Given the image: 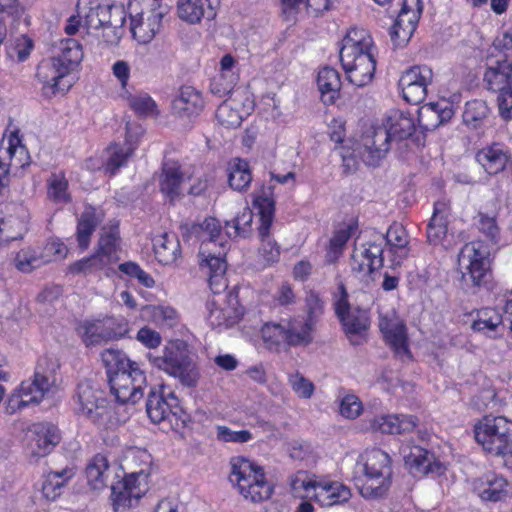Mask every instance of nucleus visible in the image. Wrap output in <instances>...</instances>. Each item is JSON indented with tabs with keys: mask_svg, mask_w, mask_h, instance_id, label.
I'll return each instance as SVG.
<instances>
[{
	"mask_svg": "<svg viewBox=\"0 0 512 512\" xmlns=\"http://www.w3.org/2000/svg\"><path fill=\"white\" fill-rule=\"evenodd\" d=\"M7 154L10 158V163L6 164L0 160V189L9 184V167L25 168L30 164V157L27 148L21 144L18 136V131L11 134L9 138V146Z\"/></svg>",
	"mask_w": 512,
	"mask_h": 512,
	"instance_id": "30",
	"label": "nucleus"
},
{
	"mask_svg": "<svg viewBox=\"0 0 512 512\" xmlns=\"http://www.w3.org/2000/svg\"><path fill=\"white\" fill-rule=\"evenodd\" d=\"M146 412L153 423H160L170 418L168 410V392L164 387L159 390L151 388L146 401Z\"/></svg>",
	"mask_w": 512,
	"mask_h": 512,
	"instance_id": "35",
	"label": "nucleus"
},
{
	"mask_svg": "<svg viewBox=\"0 0 512 512\" xmlns=\"http://www.w3.org/2000/svg\"><path fill=\"white\" fill-rule=\"evenodd\" d=\"M274 188L275 186L272 184L263 185L258 192L254 193L253 199V206L260 217L258 235L261 245L258 254L264 261L265 266L278 262L281 253L280 246L270 235L275 216Z\"/></svg>",
	"mask_w": 512,
	"mask_h": 512,
	"instance_id": "7",
	"label": "nucleus"
},
{
	"mask_svg": "<svg viewBox=\"0 0 512 512\" xmlns=\"http://www.w3.org/2000/svg\"><path fill=\"white\" fill-rule=\"evenodd\" d=\"M405 465L414 476L435 474L441 476L445 473V465L439 461L435 454L422 446H412L404 456Z\"/></svg>",
	"mask_w": 512,
	"mask_h": 512,
	"instance_id": "20",
	"label": "nucleus"
},
{
	"mask_svg": "<svg viewBox=\"0 0 512 512\" xmlns=\"http://www.w3.org/2000/svg\"><path fill=\"white\" fill-rule=\"evenodd\" d=\"M49 199L57 204H68L72 197L68 192L69 183L63 172L52 173L47 180Z\"/></svg>",
	"mask_w": 512,
	"mask_h": 512,
	"instance_id": "48",
	"label": "nucleus"
},
{
	"mask_svg": "<svg viewBox=\"0 0 512 512\" xmlns=\"http://www.w3.org/2000/svg\"><path fill=\"white\" fill-rule=\"evenodd\" d=\"M106 368L111 394L119 404H135L144 396L146 375L137 362L118 349H106L101 354Z\"/></svg>",
	"mask_w": 512,
	"mask_h": 512,
	"instance_id": "1",
	"label": "nucleus"
},
{
	"mask_svg": "<svg viewBox=\"0 0 512 512\" xmlns=\"http://www.w3.org/2000/svg\"><path fill=\"white\" fill-rule=\"evenodd\" d=\"M24 7L20 5L18 0H0V15L2 22L11 19V25L16 28L24 15Z\"/></svg>",
	"mask_w": 512,
	"mask_h": 512,
	"instance_id": "57",
	"label": "nucleus"
},
{
	"mask_svg": "<svg viewBox=\"0 0 512 512\" xmlns=\"http://www.w3.org/2000/svg\"><path fill=\"white\" fill-rule=\"evenodd\" d=\"M230 465V482L246 500L261 503L271 498L274 486L267 481L262 466L242 456L231 458Z\"/></svg>",
	"mask_w": 512,
	"mask_h": 512,
	"instance_id": "5",
	"label": "nucleus"
},
{
	"mask_svg": "<svg viewBox=\"0 0 512 512\" xmlns=\"http://www.w3.org/2000/svg\"><path fill=\"white\" fill-rule=\"evenodd\" d=\"M31 454L35 457H44L49 454L60 442L58 428L51 423H36L31 429Z\"/></svg>",
	"mask_w": 512,
	"mask_h": 512,
	"instance_id": "22",
	"label": "nucleus"
},
{
	"mask_svg": "<svg viewBox=\"0 0 512 512\" xmlns=\"http://www.w3.org/2000/svg\"><path fill=\"white\" fill-rule=\"evenodd\" d=\"M316 328L301 317H289L280 322H267L261 328L265 343L270 346L306 347L313 343Z\"/></svg>",
	"mask_w": 512,
	"mask_h": 512,
	"instance_id": "8",
	"label": "nucleus"
},
{
	"mask_svg": "<svg viewBox=\"0 0 512 512\" xmlns=\"http://www.w3.org/2000/svg\"><path fill=\"white\" fill-rule=\"evenodd\" d=\"M177 13L181 20L196 24L202 18L212 20L216 16V10L211 0H178Z\"/></svg>",
	"mask_w": 512,
	"mask_h": 512,
	"instance_id": "31",
	"label": "nucleus"
},
{
	"mask_svg": "<svg viewBox=\"0 0 512 512\" xmlns=\"http://www.w3.org/2000/svg\"><path fill=\"white\" fill-rule=\"evenodd\" d=\"M118 269L121 273L137 279L144 287L152 288L155 285L153 277L149 273L145 272L136 262L127 261L121 263L118 266Z\"/></svg>",
	"mask_w": 512,
	"mask_h": 512,
	"instance_id": "58",
	"label": "nucleus"
},
{
	"mask_svg": "<svg viewBox=\"0 0 512 512\" xmlns=\"http://www.w3.org/2000/svg\"><path fill=\"white\" fill-rule=\"evenodd\" d=\"M317 85L324 103L333 104L340 96L341 80L337 70L322 68L317 77Z\"/></svg>",
	"mask_w": 512,
	"mask_h": 512,
	"instance_id": "33",
	"label": "nucleus"
},
{
	"mask_svg": "<svg viewBox=\"0 0 512 512\" xmlns=\"http://www.w3.org/2000/svg\"><path fill=\"white\" fill-rule=\"evenodd\" d=\"M341 322L344 332L353 345L359 344L354 341V336H361L369 327V317L366 310L359 307L353 308L352 311L345 313L338 318Z\"/></svg>",
	"mask_w": 512,
	"mask_h": 512,
	"instance_id": "34",
	"label": "nucleus"
},
{
	"mask_svg": "<svg viewBox=\"0 0 512 512\" xmlns=\"http://www.w3.org/2000/svg\"><path fill=\"white\" fill-rule=\"evenodd\" d=\"M109 157L103 168L106 173L115 175L116 172L127 164L128 158L132 155L133 150L128 146L113 144L108 147Z\"/></svg>",
	"mask_w": 512,
	"mask_h": 512,
	"instance_id": "50",
	"label": "nucleus"
},
{
	"mask_svg": "<svg viewBox=\"0 0 512 512\" xmlns=\"http://www.w3.org/2000/svg\"><path fill=\"white\" fill-rule=\"evenodd\" d=\"M391 140L402 141L408 139L415 132L414 119L401 111H394L387 119L385 126Z\"/></svg>",
	"mask_w": 512,
	"mask_h": 512,
	"instance_id": "36",
	"label": "nucleus"
},
{
	"mask_svg": "<svg viewBox=\"0 0 512 512\" xmlns=\"http://www.w3.org/2000/svg\"><path fill=\"white\" fill-rule=\"evenodd\" d=\"M384 238L382 233L372 231L370 239L360 248L355 247L351 255V269L361 273L372 274L383 267Z\"/></svg>",
	"mask_w": 512,
	"mask_h": 512,
	"instance_id": "13",
	"label": "nucleus"
},
{
	"mask_svg": "<svg viewBox=\"0 0 512 512\" xmlns=\"http://www.w3.org/2000/svg\"><path fill=\"white\" fill-rule=\"evenodd\" d=\"M129 106L139 116L159 115L156 102L148 94L129 97Z\"/></svg>",
	"mask_w": 512,
	"mask_h": 512,
	"instance_id": "56",
	"label": "nucleus"
},
{
	"mask_svg": "<svg viewBox=\"0 0 512 512\" xmlns=\"http://www.w3.org/2000/svg\"><path fill=\"white\" fill-rule=\"evenodd\" d=\"M502 322V316L495 309L483 308L477 311L476 319L472 322L471 328L475 332L488 335L495 332Z\"/></svg>",
	"mask_w": 512,
	"mask_h": 512,
	"instance_id": "49",
	"label": "nucleus"
},
{
	"mask_svg": "<svg viewBox=\"0 0 512 512\" xmlns=\"http://www.w3.org/2000/svg\"><path fill=\"white\" fill-rule=\"evenodd\" d=\"M253 213L248 207L243 208L232 220L225 221L226 234L229 238H247L252 231Z\"/></svg>",
	"mask_w": 512,
	"mask_h": 512,
	"instance_id": "45",
	"label": "nucleus"
},
{
	"mask_svg": "<svg viewBox=\"0 0 512 512\" xmlns=\"http://www.w3.org/2000/svg\"><path fill=\"white\" fill-rule=\"evenodd\" d=\"M365 475H378L390 479L392 476L391 457L381 449H372L366 453Z\"/></svg>",
	"mask_w": 512,
	"mask_h": 512,
	"instance_id": "37",
	"label": "nucleus"
},
{
	"mask_svg": "<svg viewBox=\"0 0 512 512\" xmlns=\"http://www.w3.org/2000/svg\"><path fill=\"white\" fill-rule=\"evenodd\" d=\"M78 331L86 346L108 341L111 336V334L107 333L106 320L85 321L79 325Z\"/></svg>",
	"mask_w": 512,
	"mask_h": 512,
	"instance_id": "47",
	"label": "nucleus"
},
{
	"mask_svg": "<svg viewBox=\"0 0 512 512\" xmlns=\"http://www.w3.org/2000/svg\"><path fill=\"white\" fill-rule=\"evenodd\" d=\"M121 237L119 224L116 222L109 227H103L97 242L95 254L107 266L119 260Z\"/></svg>",
	"mask_w": 512,
	"mask_h": 512,
	"instance_id": "28",
	"label": "nucleus"
},
{
	"mask_svg": "<svg viewBox=\"0 0 512 512\" xmlns=\"http://www.w3.org/2000/svg\"><path fill=\"white\" fill-rule=\"evenodd\" d=\"M380 329L388 344L395 349L396 352L409 353L407 343V329L404 323H380Z\"/></svg>",
	"mask_w": 512,
	"mask_h": 512,
	"instance_id": "44",
	"label": "nucleus"
},
{
	"mask_svg": "<svg viewBox=\"0 0 512 512\" xmlns=\"http://www.w3.org/2000/svg\"><path fill=\"white\" fill-rule=\"evenodd\" d=\"M510 159L509 150L499 143L484 147L476 154L477 162L489 175L504 171Z\"/></svg>",
	"mask_w": 512,
	"mask_h": 512,
	"instance_id": "29",
	"label": "nucleus"
},
{
	"mask_svg": "<svg viewBox=\"0 0 512 512\" xmlns=\"http://www.w3.org/2000/svg\"><path fill=\"white\" fill-rule=\"evenodd\" d=\"M291 486L293 490L302 488L307 493V497L314 499L322 507L346 503L352 496L350 488L337 481L318 482L297 476Z\"/></svg>",
	"mask_w": 512,
	"mask_h": 512,
	"instance_id": "12",
	"label": "nucleus"
},
{
	"mask_svg": "<svg viewBox=\"0 0 512 512\" xmlns=\"http://www.w3.org/2000/svg\"><path fill=\"white\" fill-rule=\"evenodd\" d=\"M490 114L487 103L481 99L466 102L463 112V122L470 129L482 127Z\"/></svg>",
	"mask_w": 512,
	"mask_h": 512,
	"instance_id": "41",
	"label": "nucleus"
},
{
	"mask_svg": "<svg viewBox=\"0 0 512 512\" xmlns=\"http://www.w3.org/2000/svg\"><path fill=\"white\" fill-rule=\"evenodd\" d=\"M384 246L389 245L391 248H405L408 244V235L405 229L398 224L391 225L385 234Z\"/></svg>",
	"mask_w": 512,
	"mask_h": 512,
	"instance_id": "61",
	"label": "nucleus"
},
{
	"mask_svg": "<svg viewBox=\"0 0 512 512\" xmlns=\"http://www.w3.org/2000/svg\"><path fill=\"white\" fill-rule=\"evenodd\" d=\"M485 66L483 83L487 90L499 94L512 88V62L507 60L505 54L499 58H495L493 53L489 54Z\"/></svg>",
	"mask_w": 512,
	"mask_h": 512,
	"instance_id": "16",
	"label": "nucleus"
},
{
	"mask_svg": "<svg viewBox=\"0 0 512 512\" xmlns=\"http://www.w3.org/2000/svg\"><path fill=\"white\" fill-rule=\"evenodd\" d=\"M419 419L408 414H389L374 417L370 421V429L382 434L411 433L418 426Z\"/></svg>",
	"mask_w": 512,
	"mask_h": 512,
	"instance_id": "23",
	"label": "nucleus"
},
{
	"mask_svg": "<svg viewBox=\"0 0 512 512\" xmlns=\"http://www.w3.org/2000/svg\"><path fill=\"white\" fill-rule=\"evenodd\" d=\"M139 478H145V475L142 472L132 473L111 486V497L116 512L121 508L134 506L145 494L146 487L141 488Z\"/></svg>",
	"mask_w": 512,
	"mask_h": 512,
	"instance_id": "18",
	"label": "nucleus"
},
{
	"mask_svg": "<svg viewBox=\"0 0 512 512\" xmlns=\"http://www.w3.org/2000/svg\"><path fill=\"white\" fill-rule=\"evenodd\" d=\"M372 47V38L364 29L352 28L342 40L340 62L347 80L356 87H364L374 78L376 60Z\"/></svg>",
	"mask_w": 512,
	"mask_h": 512,
	"instance_id": "2",
	"label": "nucleus"
},
{
	"mask_svg": "<svg viewBox=\"0 0 512 512\" xmlns=\"http://www.w3.org/2000/svg\"><path fill=\"white\" fill-rule=\"evenodd\" d=\"M204 108V100L199 91L192 86H182L172 100L171 109L180 118H192Z\"/></svg>",
	"mask_w": 512,
	"mask_h": 512,
	"instance_id": "25",
	"label": "nucleus"
},
{
	"mask_svg": "<svg viewBox=\"0 0 512 512\" xmlns=\"http://www.w3.org/2000/svg\"><path fill=\"white\" fill-rule=\"evenodd\" d=\"M72 401L75 413L95 425L104 424L110 416L105 392L91 380L78 383Z\"/></svg>",
	"mask_w": 512,
	"mask_h": 512,
	"instance_id": "11",
	"label": "nucleus"
},
{
	"mask_svg": "<svg viewBox=\"0 0 512 512\" xmlns=\"http://www.w3.org/2000/svg\"><path fill=\"white\" fill-rule=\"evenodd\" d=\"M391 486V480L378 475H365L359 492L365 499H380L386 496Z\"/></svg>",
	"mask_w": 512,
	"mask_h": 512,
	"instance_id": "46",
	"label": "nucleus"
},
{
	"mask_svg": "<svg viewBox=\"0 0 512 512\" xmlns=\"http://www.w3.org/2000/svg\"><path fill=\"white\" fill-rule=\"evenodd\" d=\"M216 118L218 122L227 128H237L242 123V116L235 109L231 102L223 101L216 110Z\"/></svg>",
	"mask_w": 512,
	"mask_h": 512,
	"instance_id": "54",
	"label": "nucleus"
},
{
	"mask_svg": "<svg viewBox=\"0 0 512 512\" xmlns=\"http://www.w3.org/2000/svg\"><path fill=\"white\" fill-rule=\"evenodd\" d=\"M252 181L249 163L240 158L234 159L229 164L228 183L236 191H245Z\"/></svg>",
	"mask_w": 512,
	"mask_h": 512,
	"instance_id": "42",
	"label": "nucleus"
},
{
	"mask_svg": "<svg viewBox=\"0 0 512 512\" xmlns=\"http://www.w3.org/2000/svg\"><path fill=\"white\" fill-rule=\"evenodd\" d=\"M221 229L222 227L218 219L206 217L201 223H193L188 231L191 235L201 240V245L207 244V247H210V245H215L219 240Z\"/></svg>",
	"mask_w": 512,
	"mask_h": 512,
	"instance_id": "40",
	"label": "nucleus"
},
{
	"mask_svg": "<svg viewBox=\"0 0 512 512\" xmlns=\"http://www.w3.org/2000/svg\"><path fill=\"white\" fill-rule=\"evenodd\" d=\"M221 251L217 254L212 252L210 247H207V244L201 245L199 250V255L202 257L200 262L201 268H208L209 270V285L214 293H219L220 288H226V280L224 278L227 263L225 260V245L220 242L219 243Z\"/></svg>",
	"mask_w": 512,
	"mask_h": 512,
	"instance_id": "21",
	"label": "nucleus"
},
{
	"mask_svg": "<svg viewBox=\"0 0 512 512\" xmlns=\"http://www.w3.org/2000/svg\"><path fill=\"white\" fill-rule=\"evenodd\" d=\"M109 464L107 458L102 454H96L88 463L85 473L88 484L95 490L103 489L106 486L107 471Z\"/></svg>",
	"mask_w": 512,
	"mask_h": 512,
	"instance_id": "43",
	"label": "nucleus"
},
{
	"mask_svg": "<svg viewBox=\"0 0 512 512\" xmlns=\"http://www.w3.org/2000/svg\"><path fill=\"white\" fill-rule=\"evenodd\" d=\"M60 365L51 355H44L37 361L34 376L23 381L8 399V409L15 412L30 404H39L55 382V373Z\"/></svg>",
	"mask_w": 512,
	"mask_h": 512,
	"instance_id": "4",
	"label": "nucleus"
},
{
	"mask_svg": "<svg viewBox=\"0 0 512 512\" xmlns=\"http://www.w3.org/2000/svg\"><path fill=\"white\" fill-rule=\"evenodd\" d=\"M148 358L155 367L177 378L183 386L195 387L198 384L200 373L185 341H169L162 356L149 353Z\"/></svg>",
	"mask_w": 512,
	"mask_h": 512,
	"instance_id": "6",
	"label": "nucleus"
},
{
	"mask_svg": "<svg viewBox=\"0 0 512 512\" xmlns=\"http://www.w3.org/2000/svg\"><path fill=\"white\" fill-rule=\"evenodd\" d=\"M305 308L306 316L302 318L316 328L317 323L324 314V302L318 293L314 291H309L307 293L305 298Z\"/></svg>",
	"mask_w": 512,
	"mask_h": 512,
	"instance_id": "53",
	"label": "nucleus"
},
{
	"mask_svg": "<svg viewBox=\"0 0 512 512\" xmlns=\"http://www.w3.org/2000/svg\"><path fill=\"white\" fill-rule=\"evenodd\" d=\"M433 73L427 66H413L407 69L399 79V88L407 103L417 105L425 100L427 86L432 82Z\"/></svg>",
	"mask_w": 512,
	"mask_h": 512,
	"instance_id": "15",
	"label": "nucleus"
},
{
	"mask_svg": "<svg viewBox=\"0 0 512 512\" xmlns=\"http://www.w3.org/2000/svg\"><path fill=\"white\" fill-rule=\"evenodd\" d=\"M118 11H124L121 7L115 5H102L97 4L94 7H90L88 13L85 16L86 24L94 29L105 28L114 24Z\"/></svg>",
	"mask_w": 512,
	"mask_h": 512,
	"instance_id": "39",
	"label": "nucleus"
},
{
	"mask_svg": "<svg viewBox=\"0 0 512 512\" xmlns=\"http://www.w3.org/2000/svg\"><path fill=\"white\" fill-rule=\"evenodd\" d=\"M391 139L386 127H371L362 136V158L366 165L378 166L390 150Z\"/></svg>",
	"mask_w": 512,
	"mask_h": 512,
	"instance_id": "17",
	"label": "nucleus"
},
{
	"mask_svg": "<svg viewBox=\"0 0 512 512\" xmlns=\"http://www.w3.org/2000/svg\"><path fill=\"white\" fill-rule=\"evenodd\" d=\"M103 220L104 213L101 210L91 204L84 206L83 212L77 219L76 226V240L82 251L88 249L93 233Z\"/></svg>",
	"mask_w": 512,
	"mask_h": 512,
	"instance_id": "26",
	"label": "nucleus"
},
{
	"mask_svg": "<svg viewBox=\"0 0 512 512\" xmlns=\"http://www.w3.org/2000/svg\"><path fill=\"white\" fill-rule=\"evenodd\" d=\"M437 103L431 102L423 105L418 110V123L422 130L433 131L441 125L438 119Z\"/></svg>",
	"mask_w": 512,
	"mask_h": 512,
	"instance_id": "55",
	"label": "nucleus"
},
{
	"mask_svg": "<svg viewBox=\"0 0 512 512\" xmlns=\"http://www.w3.org/2000/svg\"><path fill=\"white\" fill-rule=\"evenodd\" d=\"M155 258L162 265L173 264L181 256L180 241L174 233H161L153 238Z\"/></svg>",
	"mask_w": 512,
	"mask_h": 512,
	"instance_id": "32",
	"label": "nucleus"
},
{
	"mask_svg": "<svg viewBox=\"0 0 512 512\" xmlns=\"http://www.w3.org/2000/svg\"><path fill=\"white\" fill-rule=\"evenodd\" d=\"M61 53L50 59L42 61L37 68L38 79L58 90L59 81L75 70L83 59L82 45L72 38L64 39L60 44Z\"/></svg>",
	"mask_w": 512,
	"mask_h": 512,
	"instance_id": "9",
	"label": "nucleus"
},
{
	"mask_svg": "<svg viewBox=\"0 0 512 512\" xmlns=\"http://www.w3.org/2000/svg\"><path fill=\"white\" fill-rule=\"evenodd\" d=\"M474 490L483 501L497 502L509 496L507 480L494 472H487L474 482Z\"/></svg>",
	"mask_w": 512,
	"mask_h": 512,
	"instance_id": "24",
	"label": "nucleus"
},
{
	"mask_svg": "<svg viewBox=\"0 0 512 512\" xmlns=\"http://www.w3.org/2000/svg\"><path fill=\"white\" fill-rule=\"evenodd\" d=\"M216 437L222 442L246 443L252 440V433L248 430L234 431L227 426L216 427Z\"/></svg>",
	"mask_w": 512,
	"mask_h": 512,
	"instance_id": "62",
	"label": "nucleus"
},
{
	"mask_svg": "<svg viewBox=\"0 0 512 512\" xmlns=\"http://www.w3.org/2000/svg\"><path fill=\"white\" fill-rule=\"evenodd\" d=\"M73 476V469L68 467L61 471L49 472L42 485V493L44 497L52 501L58 498L62 494L63 488L66 486L68 480Z\"/></svg>",
	"mask_w": 512,
	"mask_h": 512,
	"instance_id": "38",
	"label": "nucleus"
},
{
	"mask_svg": "<svg viewBox=\"0 0 512 512\" xmlns=\"http://www.w3.org/2000/svg\"><path fill=\"white\" fill-rule=\"evenodd\" d=\"M126 22V15L124 11H118L114 24L101 28L103 30L102 38L103 41L109 45H117L121 40L124 33V24Z\"/></svg>",
	"mask_w": 512,
	"mask_h": 512,
	"instance_id": "59",
	"label": "nucleus"
},
{
	"mask_svg": "<svg viewBox=\"0 0 512 512\" xmlns=\"http://www.w3.org/2000/svg\"><path fill=\"white\" fill-rule=\"evenodd\" d=\"M106 265L102 260L97 257L95 253L89 257H84L78 261H75L68 267V271L71 274H88L93 271L102 270Z\"/></svg>",
	"mask_w": 512,
	"mask_h": 512,
	"instance_id": "60",
	"label": "nucleus"
},
{
	"mask_svg": "<svg viewBox=\"0 0 512 512\" xmlns=\"http://www.w3.org/2000/svg\"><path fill=\"white\" fill-rule=\"evenodd\" d=\"M423 11L421 0H404L389 34L394 46H404L415 32Z\"/></svg>",
	"mask_w": 512,
	"mask_h": 512,
	"instance_id": "14",
	"label": "nucleus"
},
{
	"mask_svg": "<svg viewBox=\"0 0 512 512\" xmlns=\"http://www.w3.org/2000/svg\"><path fill=\"white\" fill-rule=\"evenodd\" d=\"M475 440L484 451L504 457L512 449V421L486 415L474 425Z\"/></svg>",
	"mask_w": 512,
	"mask_h": 512,
	"instance_id": "10",
	"label": "nucleus"
},
{
	"mask_svg": "<svg viewBox=\"0 0 512 512\" xmlns=\"http://www.w3.org/2000/svg\"><path fill=\"white\" fill-rule=\"evenodd\" d=\"M474 219L475 226L478 231L492 244H497L499 241L500 229L496 218L483 212H478Z\"/></svg>",
	"mask_w": 512,
	"mask_h": 512,
	"instance_id": "52",
	"label": "nucleus"
},
{
	"mask_svg": "<svg viewBox=\"0 0 512 512\" xmlns=\"http://www.w3.org/2000/svg\"><path fill=\"white\" fill-rule=\"evenodd\" d=\"M184 174L180 164L174 161L164 162L162 172L159 179V188L161 193L169 200L170 204L182 195V183Z\"/></svg>",
	"mask_w": 512,
	"mask_h": 512,
	"instance_id": "27",
	"label": "nucleus"
},
{
	"mask_svg": "<svg viewBox=\"0 0 512 512\" xmlns=\"http://www.w3.org/2000/svg\"><path fill=\"white\" fill-rule=\"evenodd\" d=\"M490 250L481 240L466 243L459 253V265L464 269L461 287L466 292L477 294L481 289H490Z\"/></svg>",
	"mask_w": 512,
	"mask_h": 512,
	"instance_id": "3",
	"label": "nucleus"
},
{
	"mask_svg": "<svg viewBox=\"0 0 512 512\" xmlns=\"http://www.w3.org/2000/svg\"><path fill=\"white\" fill-rule=\"evenodd\" d=\"M227 306L218 307L215 300L206 303L208 310L207 320L212 328L231 327L236 324L244 314V308L239 304L238 294L229 292L227 294Z\"/></svg>",
	"mask_w": 512,
	"mask_h": 512,
	"instance_id": "19",
	"label": "nucleus"
},
{
	"mask_svg": "<svg viewBox=\"0 0 512 512\" xmlns=\"http://www.w3.org/2000/svg\"><path fill=\"white\" fill-rule=\"evenodd\" d=\"M38 262L39 258L31 248L20 250L14 258L15 267L23 273L31 272L38 265Z\"/></svg>",
	"mask_w": 512,
	"mask_h": 512,
	"instance_id": "63",
	"label": "nucleus"
},
{
	"mask_svg": "<svg viewBox=\"0 0 512 512\" xmlns=\"http://www.w3.org/2000/svg\"><path fill=\"white\" fill-rule=\"evenodd\" d=\"M159 28L160 26H152L150 17L145 22L141 15L131 16V33L140 44L150 43L159 31Z\"/></svg>",
	"mask_w": 512,
	"mask_h": 512,
	"instance_id": "51",
	"label": "nucleus"
},
{
	"mask_svg": "<svg viewBox=\"0 0 512 512\" xmlns=\"http://www.w3.org/2000/svg\"><path fill=\"white\" fill-rule=\"evenodd\" d=\"M289 383L293 391L301 398L309 399L314 392V384L300 373L289 377Z\"/></svg>",
	"mask_w": 512,
	"mask_h": 512,
	"instance_id": "64",
	"label": "nucleus"
}]
</instances>
